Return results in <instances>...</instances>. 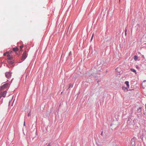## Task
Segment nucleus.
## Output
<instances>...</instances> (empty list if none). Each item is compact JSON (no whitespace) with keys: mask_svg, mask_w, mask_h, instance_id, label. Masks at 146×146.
Masks as SVG:
<instances>
[{"mask_svg":"<svg viewBox=\"0 0 146 146\" xmlns=\"http://www.w3.org/2000/svg\"><path fill=\"white\" fill-rule=\"evenodd\" d=\"M131 144L132 145H133L134 144V143H133L132 142H131Z\"/></svg>","mask_w":146,"mask_h":146,"instance_id":"nucleus-21","label":"nucleus"},{"mask_svg":"<svg viewBox=\"0 0 146 146\" xmlns=\"http://www.w3.org/2000/svg\"><path fill=\"white\" fill-rule=\"evenodd\" d=\"M2 96V95H1V94H0V99L1 98V97Z\"/></svg>","mask_w":146,"mask_h":146,"instance_id":"nucleus-18","label":"nucleus"},{"mask_svg":"<svg viewBox=\"0 0 146 146\" xmlns=\"http://www.w3.org/2000/svg\"><path fill=\"white\" fill-rule=\"evenodd\" d=\"M27 57V54L26 53V51H25L22 54V57L21 60L23 61Z\"/></svg>","mask_w":146,"mask_h":146,"instance_id":"nucleus-1","label":"nucleus"},{"mask_svg":"<svg viewBox=\"0 0 146 146\" xmlns=\"http://www.w3.org/2000/svg\"><path fill=\"white\" fill-rule=\"evenodd\" d=\"M122 89L124 91H125L127 90V91L128 90L127 89V88L124 87V86H123L122 87Z\"/></svg>","mask_w":146,"mask_h":146,"instance_id":"nucleus-10","label":"nucleus"},{"mask_svg":"<svg viewBox=\"0 0 146 146\" xmlns=\"http://www.w3.org/2000/svg\"><path fill=\"white\" fill-rule=\"evenodd\" d=\"M130 70L132 72H133L134 73H135V74L136 73V71L133 68H131L130 69Z\"/></svg>","mask_w":146,"mask_h":146,"instance_id":"nucleus-11","label":"nucleus"},{"mask_svg":"<svg viewBox=\"0 0 146 146\" xmlns=\"http://www.w3.org/2000/svg\"><path fill=\"white\" fill-rule=\"evenodd\" d=\"M103 131H102V132H101V135H102V134H103Z\"/></svg>","mask_w":146,"mask_h":146,"instance_id":"nucleus-19","label":"nucleus"},{"mask_svg":"<svg viewBox=\"0 0 146 146\" xmlns=\"http://www.w3.org/2000/svg\"><path fill=\"white\" fill-rule=\"evenodd\" d=\"M13 52V51H11V53H12V52Z\"/></svg>","mask_w":146,"mask_h":146,"instance_id":"nucleus-23","label":"nucleus"},{"mask_svg":"<svg viewBox=\"0 0 146 146\" xmlns=\"http://www.w3.org/2000/svg\"><path fill=\"white\" fill-rule=\"evenodd\" d=\"M9 87V84L8 83H6L3 85L1 87V90H2L5 88H8Z\"/></svg>","mask_w":146,"mask_h":146,"instance_id":"nucleus-2","label":"nucleus"},{"mask_svg":"<svg viewBox=\"0 0 146 146\" xmlns=\"http://www.w3.org/2000/svg\"><path fill=\"white\" fill-rule=\"evenodd\" d=\"M125 84L126 85L127 87L128 88L129 87V82L128 81H125Z\"/></svg>","mask_w":146,"mask_h":146,"instance_id":"nucleus-9","label":"nucleus"},{"mask_svg":"<svg viewBox=\"0 0 146 146\" xmlns=\"http://www.w3.org/2000/svg\"><path fill=\"white\" fill-rule=\"evenodd\" d=\"M142 86L143 88H145L146 87V80H145L143 81L142 83Z\"/></svg>","mask_w":146,"mask_h":146,"instance_id":"nucleus-4","label":"nucleus"},{"mask_svg":"<svg viewBox=\"0 0 146 146\" xmlns=\"http://www.w3.org/2000/svg\"><path fill=\"white\" fill-rule=\"evenodd\" d=\"M5 76L7 78H10L11 76V73L9 72H7L5 74Z\"/></svg>","mask_w":146,"mask_h":146,"instance_id":"nucleus-3","label":"nucleus"},{"mask_svg":"<svg viewBox=\"0 0 146 146\" xmlns=\"http://www.w3.org/2000/svg\"><path fill=\"white\" fill-rule=\"evenodd\" d=\"M50 144H48L47 146H50Z\"/></svg>","mask_w":146,"mask_h":146,"instance_id":"nucleus-20","label":"nucleus"},{"mask_svg":"<svg viewBox=\"0 0 146 146\" xmlns=\"http://www.w3.org/2000/svg\"><path fill=\"white\" fill-rule=\"evenodd\" d=\"M138 112H140L141 111V107H139L138 109L137 110Z\"/></svg>","mask_w":146,"mask_h":146,"instance_id":"nucleus-12","label":"nucleus"},{"mask_svg":"<svg viewBox=\"0 0 146 146\" xmlns=\"http://www.w3.org/2000/svg\"><path fill=\"white\" fill-rule=\"evenodd\" d=\"M120 0H119V2L120 3Z\"/></svg>","mask_w":146,"mask_h":146,"instance_id":"nucleus-24","label":"nucleus"},{"mask_svg":"<svg viewBox=\"0 0 146 146\" xmlns=\"http://www.w3.org/2000/svg\"><path fill=\"white\" fill-rule=\"evenodd\" d=\"M31 115V112H30L28 114V116H30Z\"/></svg>","mask_w":146,"mask_h":146,"instance_id":"nucleus-16","label":"nucleus"},{"mask_svg":"<svg viewBox=\"0 0 146 146\" xmlns=\"http://www.w3.org/2000/svg\"><path fill=\"white\" fill-rule=\"evenodd\" d=\"M8 62L10 64H13L14 62L13 61H12L11 60H8Z\"/></svg>","mask_w":146,"mask_h":146,"instance_id":"nucleus-6","label":"nucleus"},{"mask_svg":"<svg viewBox=\"0 0 146 146\" xmlns=\"http://www.w3.org/2000/svg\"><path fill=\"white\" fill-rule=\"evenodd\" d=\"M71 86V84H69V86Z\"/></svg>","mask_w":146,"mask_h":146,"instance_id":"nucleus-25","label":"nucleus"},{"mask_svg":"<svg viewBox=\"0 0 146 146\" xmlns=\"http://www.w3.org/2000/svg\"><path fill=\"white\" fill-rule=\"evenodd\" d=\"M94 34H93L92 35V37H91V40H90L91 42L92 41V40L93 39V37L94 36Z\"/></svg>","mask_w":146,"mask_h":146,"instance_id":"nucleus-15","label":"nucleus"},{"mask_svg":"<svg viewBox=\"0 0 146 146\" xmlns=\"http://www.w3.org/2000/svg\"><path fill=\"white\" fill-rule=\"evenodd\" d=\"M9 54V53L8 52H6L5 53H4L3 54L4 56H8Z\"/></svg>","mask_w":146,"mask_h":146,"instance_id":"nucleus-7","label":"nucleus"},{"mask_svg":"<svg viewBox=\"0 0 146 146\" xmlns=\"http://www.w3.org/2000/svg\"><path fill=\"white\" fill-rule=\"evenodd\" d=\"M8 60H10L12 58V56H11L9 54V55L8 56Z\"/></svg>","mask_w":146,"mask_h":146,"instance_id":"nucleus-13","label":"nucleus"},{"mask_svg":"<svg viewBox=\"0 0 146 146\" xmlns=\"http://www.w3.org/2000/svg\"><path fill=\"white\" fill-rule=\"evenodd\" d=\"M23 46H20V47L21 48V50H22V49L23 48Z\"/></svg>","mask_w":146,"mask_h":146,"instance_id":"nucleus-17","label":"nucleus"},{"mask_svg":"<svg viewBox=\"0 0 146 146\" xmlns=\"http://www.w3.org/2000/svg\"><path fill=\"white\" fill-rule=\"evenodd\" d=\"M24 125L25 126V121H24Z\"/></svg>","mask_w":146,"mask_h":146,"instance_id":"nucleus-22","label":"nucleus"},{"mask_svg":"<svg viewBox=\"0 0 146 146\" xmlns=\"http://www.w3.org/2000/svg\"><path fill=\"white\" fill-rule=\"evenodd\" d=\"M138 57L137 56L135 55L134 56V59L135 60H137V59Z\"/></svg>","mask_w":146,"mask_h":146,"instance_id":"nucleus-14","label":"nucleus"},{"mask_svg":"<svg viewBox=\"0 0 146 146\" xmlns=\"http://www.w3.org/2000/svg\"><path fill=\"white\" fill-rule=\"evenodd\" d=\"M13 49L14 51L16 52L19 49L17 47H15V48H13Z\"/></svg>","mask_w":146,"mask_h":146,"instance_id":"nucleus-8","label":"nucleus"},{"mask_svg":"<svg viewBox=\"0 0 146 146\" xmlns=\"http://www.w3.org/2000/svg\"><path fill=\"white\" fill-rule=\"evenodd\" d=\"M7 91H5L3 92L1 94V95H2V97H5L6 95L7 94Z\"/></svg>","mask_w":146,"mask_h":146,"instance_id":"nucleus-5","label":"nucleus"}]
</instances>
